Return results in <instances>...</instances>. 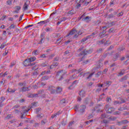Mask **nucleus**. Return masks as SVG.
Wrapping results in <instances>:
<instances>
[{"mask_svg": "<svg viewBox=\"0 0 129 129\" xmlns=\"http://www.w3.org/2000/svg\"><path fill=\"white\" fill-rule=\"evenodd\" d=\"M60 114H61V112H60V111H58L54 113L52 115H51V118H54V117H56L57 115H60Z\"/></svg>", "mask_w": 129, "mask_h": 129, "instance_id": "nucleus-21", "label": "nucleus"}, {"mask_svg": "<svg viewBox=\"0 0 129 129\" xmlns=\"http://www.w3.org/2000/svg\"><path fill=\"white\" fill-rule=\"evenodd\" d=\"M86 109V106L84 105H82L80 106V112L81 113L85 112V109Z\"/></svg>", "mask_w": 129, "mask_h": 129, "instance_id": "nucleus-9", "label": "nucleus"}, {"mask_svg": "<svg viewBox=\"0 0 129 129\" xmlns=\"http://www.w3.org/2000/svg\"><path fill=\"white\" fill-rule=\"evenodd\" d=\"M36 64L35 62L31 63V61H30V59H27L24 61H23V65L24 66L27 67V66H34Z\"/></svg>", "mask_w": 129, "mask_h": 129, "instance_id": "nucleus-3", "label": "nucleus"}, {"mask_svg": "<svg viewBox=\"0 0 129 129\" xmlns=\"http://www.w3.org/2000/svg\"><path fill=\"white\" fill-rule=\"evenodd\" d=\"M77 83H78V81L77 80H75L74 81L72 84H73V85H76L77 84Z\"/></svg>", "mask_w": 129, "mask_h": 129, "instance_id": "nucleus-47", "label": "nucleus"}, {"mask_svg": "<svg viewBox=\"0 0 129 129\" xmlns=\"http://www.w3.org/2000/svg\"><path fill=\"white\" fill-rule=\"evenodd\" d=\"M14 9H15V11H13V13L16 14H19L20 13V10H21V6H16Z\"/></svg>", "mask_w": 129, "mask_h": 129, "instance_id": "nucleus-13", "label": "nucleus"}, {"mask_svg": "<svg viewBox=\"0 0 129 129\" xmlns=\"http://www.w3.org/2000/svg\"><path fill=\"white\" fill-rule=\"evenodd\" d=\"M75 87V85H73V84H72V85L68 87V89L71 90L73 89Z\"/></svg>", "mask_w": 129, "mask_h": 129, "instance_id": "nucleus-36", "label": "nucleus"}, {"mask_svg": "<svg viewBox=\"0 0 129 129\" xmlns=\"http://www.w3.org/2000/svg\"><path fill=\"white\" fill-rule=\"evenodd\" d=\"M16 28V25L15 24H12L10 27H9V29L12 30V29H15Z\"/></svg>", "mask_w": 129, "mask_h": 129, "instance_id": "nucleus-32", "label": "nucleus"}, {"mask_svg": "<svg viewBox=\"0 0 129 129\" xmlns=\"http://www.w3.org/2000/svg\"><path fill=\"white\" fill-rule=\"evenodd\" d=\"M93 74H94V72L91 73V74H89V73H86L83 75V76L84 77H86V79H89L90 78H91L92 76H93Z\"/></svg>", "mask_w": 129, "mask_h": 129, "instance_id": "nucleus-6", "label": "nucleus"}, {"mask_svg": "<svg viewBox=\"0 0 129 129\" xmlns=\"http://www.w3.org/2000/svg\"><path fill=\"white\" fill-rule=\"evenodd\" d=\"M14 110L16 113H19V112H21V108H20L19 110L18 109H15Z\"/></svg>", "mask_w": 129, "mask_h": 129, "instance_id": "nucleus-42", "label": "nucleus"}, {"mask_svg": "<svg viewBox=\"0 0 129 129\" xmlns=\"http://www.w3.org/2000/svg\"><path fill=\"white\" fill-rule=\"evenodd\" d=\"M44 38H42L40 40V41L39 42V44H42V43H44Z\"/></svg>", "mask_w": 129, "mask_h": 129, "instance_id": "nucleus-60", "label": "nucleus"}, {"mask_svg": "<svg viewBox=\"0 0 129 129\" xmlns=\"http://www.w3.org/2000/svg\"><path fill=\"white\" fill-rule=\"evenodd\" d=\"M77 5H76V8L77 9H79L81 7V4H82L81 3V0H77L76 2Z\"/></svg>", "mask_w": 129, "mask_h": 129, "instance_id": "nucleus-16", "label": "nucleus"}, {"mask_svg": "<svg viewBox=\"0 0 129 129\" xmlns=\"http://www.w3.org/2000/svg\"><path fill=\"white\" fill-rule=\"evenodd\" d=\"M16 90H17L16 89H12L11 88H9L7 90V91L9 93H14V92H15L16 91Z\"/></svg>", "mask_w": 129, "mask_h": 129, "instance_id": "nucleus-20", "label": "nucleus"}, {"mask_svg": "<svg viewBox=\"0 0 129 129\" xmlns=\"http://www.w3.org/2000/svg\"><path fill=\"white\" fill-rule=\"evenodd\" d=\"M82 21H84V22H86V23H89V22H90L91 21V17L89 16H87L85 18H84Z\"/></svg>", "mask_w": 129, "mask_h": 129, "instance_id": "nucleus-12", "label": "nucleus"}, {"mask_svg": "<svg viewBox=\"0 0 129 129\" xmlns=\"http://www.w3.org/2000/svg\"><path fill=\"white\" fill-rule=\"evenodd\" d=\"M101 75V72H99L97 74H95V77L97 78H98Z\"/></svg>", "mask_w": 129, "mask_h": 129, "instance_id": "nucleus-37", "label": "nucleus"}, {"mask_svg": "<svg viewBox=\"0 0 129 129\" xmlns=\"http://www.w3.org/2000/svg\"><path fill=\"white\" fill-rule=\"evenodd\" d=\"M123 15V12H121L120 13L117 15V17H121Z\"/></svg>", "mask_w": 129, "mask_h": 129, "instance_id": "nucleus-48", "label": "nucleus"}, {"mask_svg": "<svg viewBox=\"0 0 129 129\" xmlns=\"http://www.w3.org/2000/svg\"><path fill=\"white\" fill-rule=\"evenodd\" d=\"M31 89H30V87H23L20 89L21 91L22 92H26V91H30Z\"/></svg>", "mask_w": 129, "mask_h": 129, "instance_id": "nucleus-11", "label": "nucleus"}, {"mask_svg": "<svg viewBox=\"0 0 129 129\" xmlns=\"http://www.w3.org/2000/svg\"><path fill=\"white\" fill-rule=\"evenodd\" d=\"M128 121L127 120H122V123H128Z\"/></svg>", "mask_w": 129, "mask_h": 129, "instance_id": "nucleus-62", "label": "nucleus"}, {"mask_svg": "<svg viewBox=\"0 0 129 129\" xmlns=\"http://www.w3.org/2000/svg\"><path fill=\"white\" fill-rule=\"evenodd\" d=\"M110 6L111 7H113L114 6V2L113 1L110 3Z\"/></svg>", "mask_w": 129, "mask_h": 129, "instance_id": "nucleus-63", "label": "nucleus"}, {"mask_svg": "<svg viewBox=\"0 0 129 129\" xmlns=\"http://www.w3.org/2000/svg\"><path fill=\"white\" fill-rule=\"evenodd\" d=\"M101 23V21L100 20H98V21H95L94 22V24L95 26H98V25H99Z\"/></svg>", "mask_w": 129, "mask_h": 129, "instance_id": "nucleus-28", "label": "nucleus"}, {"mask_svg": "<svg viewBox=\"0 0 129 129\" xmlns=\"http://www.w3.org/2000/svg\"><path fill=\"white\" fill-rule=\"evenodd\" d=\"M72 35H74V38H77L79 36L82 35V32L81 31H79L77 33V30L75 29H73L70 33L67 35V37H69V36H72Z\"/></svg>", "mask_w": 129, "mask_h": 129, "instance_id": "nucleus-1", "label": "nucleus"}, {"mask_svg": "<svg viewBox=\"0 0 129 129\" xmlns=\"http://www.w3.org/2000/svg\"><path fill=\"white\" fill-rule=\"evenodd\" d=\"M40 58H47V56H46V54L45 53L40 54Z\"/></svg>", "mask_w": 129, "mask_h": 129, "instance_id": "nucleus-38", "label": "nucleus"}, {"mask_svg": "<svg viewBox=\"0 0 129 129\" xmlns=\"http://www.w3.org/2000/svg\"><path fill=\"white\" fill-rule=\"evenodd\" d=\"M122 103H125V100L123 99H121V101H120V104H121Z\"/></svg>", "mask_w": 129, "mask_h": 129, "instance_id": "nucleus-55", "label": "nucleus"}, {"mask_svg": "<svg viewBox=\"0 0 129 129\" xmlns=\"http://www.w3.org/2000/svg\"><path fill=\"white\" fill-rule=\"evenodd\" d=\"M59 75H61L60 78H59L58 81H61V80L63 79V76L64 74H63V70H60L58 71L57 74H56V76H59Z\"/></svg>", "mask_w": 129, "mask_h": 129, "instance_id": "nucleus-8", "label": "nucleus"}, {"mask_svg": "<svg viewBox=\"0 0 129 129\" xmlns=\"http://www.w3.org/2000/svg\"><path fill=\"white\" fill-rule=\"evenodd\" d=\"M87 40H88V39H87V38L86 37H85L83 39H82L81 42L83 43V42H86V41H87Z\"/></svg>", "mask_w": 129, "mask_h": 129, "instance_id": "nucleus-59", "label": "nucleus"}, {"mask_svg": "<svg viewBox=\"0 0 129 129\" xmlns=\"http://www.w3.org/2000/svg\"><path fill=\"white\" fill-rule=\"evenodd\" d=\"M37 117H39V118H42L44 117V114H38L37 115Z\"/></svg>", "mask_w": 129, "mask_h": 129, "instance_id": "nucleus-49", "label": "nucleus"}, {"mask_svg": "<svg viewBox=\"0 0 129 129\" xmlns=\"http://www.w3.org/2000/svg\"><path fill=\"white\" fill-rule=\"evenodd\" d=\"M97 52L98 53H101V52H102V49L101 48H98L97 50Z\"/></svg>", "mask_w": 129, "mask_h": 129, "instance_id": "nucleus-61", "label": "nucleus"}, {"mask_svg": "<svg viewBox=\"0 0 129 129\" xmlns=\"http://www.w3.org/2000/svg\"><path fill=\"white\" fill-rule=\"evenodd\" d=\"M108 55H109V53H104L103 54V58H106V57H107V56H108Z\"/></svg>", "mask_w": 129, "mask_h": 129, "instance_id": "nucleus-40", "label": "nucleus"}, {"mask_svg": "<svg viewBox=\"0 0 129 129\" xmlns=\"http://www.w3.org/2000/svg\"><path fill=\"white\" fill-rule=\"evenodd\" d=\"M44 93V90H40L38 91L37 94H43Z\"/></svg>", "mask_w": 129, "mask_h": 129, "instance_id": "nucleus-46", "label": "nucleus"}, {"mask_svg": "<svg viewBox=\"0 0 129 129\" xmlns=\"http://www.w3.org/2000/svg\"><path fill=\"white\" fill-rule=\"evenodd\" d=\"M48 90H49L51 94H55L56 93V91L55 90V87L53 86H49L48 87Z\"/></svg>", "mask_w": 129, "mask_h": 129, "instance_id": "nucleus-7", "label": "nucleus"}, {"mask_svg": "<svg viewBox=\"0 0 129 129\" xmlns=\"http://www.w3.org/2000/svg\"><path fill=\"white\" fill-rule=\"evenodd\" d=\"M59 65V63L58 62H54L52 63L51 65L50 66V69H53V68H56L57 66Z\"/></svg>", "mask_w": 129, "mask_h": 129, "instance_id": "nucleus-14", "label": "nucleus"}, {"mask_svg": "<svg viewBox=\"0 0 129 129\" xmlns=\"http://www.w3.org/2000/svg\"><path fill=\"white\" fill-rule=\"evenodd\" d=\"M112 83V81H106L104 82V84L106 85V86H107V87H109V86L111 85Z\"/></svg>", "mask_w": 129, "mask_h": 129, "instance_id": "nucleus-18", "label": "nucleus"}, {"mask_svg": "<svg viewBox=\"0 0 129 129\" xmlns=\"http://www.w3.org/2000/svg\"><path fill=\"white\" fill-rule=\"evenodd\" d=\"M82 71V70H79V71H77L76 70H73L72 71V72H75V73H79L80 72H81Z\"/></svg>", "mask_w": 129, "mask_h": 129, "instance_id": "nucleus-34", "label": "nucleus"}, {"mask_svg": "<svg viewBox=\"0 0 129 129\" xmlns=\"http://www.w3.org/2000/svg\"><path fill=\"white\" fill-rule=\"evenodd\" d=\"M29 6H30V1H29V0H27L26 2L24 3L22 8L23 12H25L28 10Z\"/></svg>", "mask_w": 129, "mask_h": 129, "instance_id": "nucleus-5", "label": "nucleus"}, {"mask_svg": "<svg viewBox=\"0 0 129 129\" xmlns=\"http://www.w3.org/2000/svg\"><path fill=\"white\" fill-rule=\"evenodd\" d=\"M55 56V55L54 54H49L48 57V58H49L50 59H51V58H53V57H54Z\"/></svg>", "mask_w": 129, "mask_h": 129, "instance_id": "nucleus-58", "label": "nucleus"}, {"mask_svg": "<svg viewBox=\"0 0 129 129\" xmlns=\"http://www.w3.org/2000/svg\"><path fill=\"white\" fill-rule=\"evenodd\" d=\"M79 108V105H77L75 107V110L77 111L78 110V109Z\"/></svg>", "mask_w": 129, "mask_h": 129, "instance_id": "nucleus-51", "label": "nucleus"}, {"mask_svg": "<svg viewBox=\"0 0 129 129\" xmlns=\"http://www.w3.org/2000/svg\"><path fill=\"white\" fill-rule=\"evenodd\" d=\"M47 122H48V120L46 118L43 119L41 120L42 125H45V124H46V123H47Z\"/></svg>", "mask_w": 129, "mask_h": 129, "instance_id": "nucleus-22", "label": "nucleus"}, {"mask_svg": "<svg viewBox=\"0 0 129 129\" xmlns=\"http://www.w3.org/2000/svg\"><path fill=\"white\" fill-rule=\"evenodd\" d=\"M81 97H84L86 96V92L84 90H82L79 93Z\"/></svg>", "mask_w": 129, "mask_h": 129, "instance_id": "nucleus-17", "label": "nucleus"}, {"mask_svg": "<svg viewBox=\"0 0 129 129\" xmlns=\"http://www.w3.org/2000/svg\"><path fill=\"white\" fill-rule=\"evenodd\" d=\"M106 101H107V102H108L109 103H110V102H111V98H110L109 97H107L106 98Z\"/></svg>", "mask_w": 129, "mask_h": 129, "instance_id": "nucleus-43", "label": "nucleus"}, {"mask_svg": "<svg viewBox=\"0 0 129 129\" xmlns=\"http://www.w3.org/2000/svg\"><path fill=\"white\" fill-rule=\"evenodd\" d=\"M31 109V108L28 109V110H27V107H25V106H22L20 107V112H21V114H26L27 113V112H29V111H30V110Z\"/></svg>", "mask_w": 129, "mask_h": 129, "instance_id": "nucleus-4", "label": "nucleus"}, {"mask_svg": "<svg viewBox=\"0 0 129 129\" xmlns=\"http://www.w3.org/2000/svg\"><path fill=\"white\" fill-rule=\"evenodd\" d=\"M48 66V63L47 62H42L41 64H40V66L41 67H46V66Z\"/></svg>", "mask_w": 129, "mask_h": 129, "instance_id": "nucleus-29", "label": "nucleus"}, {"mask_svg": "<svg viewBox=\"0 0 129 129\" xmlns=\"http://www.w3.org/2000/svg\"><path fill=\"white\" fill-rule=\"evenodd\" d=\"M107 122H108V121H107V120H106V119H103V120L101 121V123H107Z\"/></svg>", "mask_w": 129, "mask_h": 129, "instance_id": "nucleus-54", "label": "nucleus"}, {"mask_svg": "<svg viewBox=\"0 0 129 129\" xmlns=\"http://www.w3.org/2000/svg\"><path fill=\"white\" fill-rule=\"evenodd\" d=\"M50 22L49 19H47L45 21H40V22L38 23V25H40V26H43V25H45V24H47Z\"/></svg>", "mask_w": 129, "mask_h": 129, "instance_id": "nucleus-10", "label": "nucleus"}, {"mask_svg": "<svg viewBox=\"0 0 129 129\" xmlns=\"http://www.w3.org/2000/svg\"><path fill=\"white\" fill-rule=\"evenodd\" d=\"M113 102L114 105H117V104H120V101H114Z\"/></svg>", "mask_w": 129, "mask_h": 129, "instance_id": "nucleus-31", "label": "nucleus"}, {"mask_svg": "<svg viewBox=\"0 0 129 129\" xmlns=\"http://www.w3.org/2000/svg\"><path fill=\"white\" fill-rule=\"evenodd\" d=\"M124 74V73L122 71H121L120 73H118V76H122Z\"/></svg>", "mask_w": 129, "mask_h": 129, "instance_id": "nucleus-45", "label": "nucleus"}, {"mask_svg": "<svg viewBox=\"0 0 129 129\" xmlns=\"http://www.w3.org/2000/svg\"><path fill=\"white\" fill-rule=\"evenodd\" d=\"M114 25H115V22H111L107 23V25L108 26V28H110L111 27H112V26H114Z\"/></svg>", "mask_w": 129, "mask_h": 129, "instance_id": "nucleus-19", "label": "nucleus"}, {"mask_svg": "<svg viewBox=\"0 0 129 129\" xmlns=\"http://www.w3.org/2000/svg\"><path fill=\"white\" fill-rule=\"evenodd\" d=\"M11 118H13V114H9L6 117V119H11Z\"/></svg>", "mask_w": 129, "mask_h": 129, "instance_id": "nucleus-26", "label": "nucleus"}, {"mask_svg": "<svg viewBox=\"0 0 129 129\" xmlns=\"http://www.w3.org/2000/svg\"><path fill=\"white\" fill-rule=\"evenodd\" d=\"M66 20H67V18L66 17H62L60 19L61 22H64Z\"/></svg>", "mask_w": 129, "mask_h": 129, "instance_id": "nucleus-53", "label": "nucleus"}, {"mask_svg": "<svg viewBox=\"0 0 129 129\" xmlns=\"http://www.w3.org/2000/svg\"><path fill=\"white\" fill-rule=\"evenodd\" d=\"M18 85L21 87L25 86V85H26V82H24V83L20 82L18 84Z\"/></svg>", "mask_w": 129, "mask_h": 129, "instance_id": "nucleus-33", "label": "nucleus"}, {"mask_svg": "<svg viewBox=\"0 0 129 129\" xmlns=\"http://www.w3.org/2000/svg\"><path fill=\"white\" fill-rule=\"evenodd\" d=\"M71 79H77V77L75 76V75H73L72 77L70 78Z\"/></svg>", "mask_w": 129, "mask_h": 129, "instance_id": "nucleus-50", "label": "nucleus"}, {"mask_svg": "<svg viewBox=\"0 0 129 129\" xmlns=\"http://www.w3.org/2000/svg\"><path fill=\"white\" fill-rule=\"evenodd\" d=\"M45 31L46 32H50V31H52V28L47 27L45 29Z\"/></svg>", "mask_w": 129, "mask_h": 129, "instance_id": "nucleus-44", "label": "nucleus"}, {"mask_svg": "<svg viewBox=\"0 0 129 129\" xmlns=\"http://www.w3.org/2000/svg\"><path fill=\"white\" fill-rule=\"evenodd\" d=\"M106 117H107V116H106V114L105 113L102 114L101 115V118H102V119H103L104 118H106Z\"/></svg>", "mask_w": 129, "mask_h": 129, "instance_id": "nucleus-30", "label": "nucleus"}, {"mask_svg": "<svg viewBox=\"0 0 129 129\" xmlns=\"http://www.w3.org/2000/svg\"><path fill=\"white\" fill-rule=\"evenodd\" d=\"M125 108L124 107H120L118 109V110H119L120 111H122L123 110H125Z\"/></svg>", "mask_w": 129, "mask_h": 129, "instance_id": "nucleus-56", "label": "nucleus"}, {"mask_svg": "<svg viewBox=\"0 0 129 129\" xmlns=\"http://www.w3.org/2000/svg\"><path fill=\"white\" fill-rule=\"evenodd\" d=\"M60 92H62V88L57 87L56 88V93H60Z\"/></svg>", "mask_w": 129, "mask_h": 129, "instance_id": "nucleus-23", "label": "nucleus"}, {"mask_svg": "<svg viewBox=\"0 0 129 129\" xmlns=\"http://www.w3.org/2000/svg\"><path fill=\"white\" fill-rule=\"evenodd\" d=\"M9 73L7 72H6L4 74L2 75V77H6V75H8Z\"/></svg>", "mask_w": 129, "mask_h": 129, "instance_id": "nucleus-57", "label": "nucleus"}, {"mask_svg": "<svg viewBox=\"0 0 129 129\" xmlns=\"http://www.w3.org/2000/svg\"><path fill=\"white\" fill-rule=\"evenodd\" d=\"M114 111V107H110L107 110H106V112L107 113H112Z\"/></svg>", "mask_w": 129, "mask_h": 129, "instance_id": "nucleus-15", "label": "nucleus"}, {"mask_svg": "<svg viewBox=\"0 0 129 129\" xmlns=\"http://www.w3.org/2000/svg\"><path fill=\"white\" fill-rule=\"evenodd\" d=\"M84 48V47H80L78 50V52H82V50H83V49Z\"/></svg>", "mask_w": 129, "mask_h": 129, "instance_id": "nucleus-52", "label": "nucleus"}, {"mask_svg": "<svg viewBox=\"0 0 129 129\" xmlns=\"http://www.w3.org/2000/svg\"><path fill=\"white\" fill-rule=\"evenodd\" d=\"M74 13H75V11H74V10H72L71 11H70L68 14V15H70V16H73V15H74Z\"/></svg>", "mask_w": 129, "mask_h": 129, "instance_id": "nucleus-27", "label": "nucleus"}, {"mask_svg": "<svg viewBox=\"0 0 129 129\" xmlns=\"http://www.w3.org/2000/svg\"><path fill=\"white\" fill-rule=\"evenodd\" d=\"M109 19H112V18H115V16L113 14H111L108 15Z\"/></svg>", "mask_w": 129, "mask_h": 129, "instance_id": "nucleus-35", "label": "nucleus"}, {"mask_svg": "<svg viewBox=\"0 0 129 129\" xmlns=\"http://www.w3.org/2000/svg\"><path fill=\"white\" fill-rule=\"evenodd\" d=\"M28 60H29L30 62L32 63V62H34V61L36 60V57L34 56V57H30L28 58Z\"/></svg>", "mask_w": 129, "mask_h": 129, "instance_id": "nucleus-25", "label": "nucleus"}, {"mask_svg": "<svg viewBox=\"0 0 129 129\" xmlns=\"http://www.w3.org/2000/svg\"><path fill=\"white\" fill-rule=\"evenodd\" d=\"M89 4V2H87L86 0L85 1V3L83 4V6H88V4Z\"/></svg>", "mask_w": 129, "mask_h": 129, "instance_id": "nucleus-64", "label": "nucleus"}, {"mask_svg": "<svg viewBox=\"0 0 129 129\" xmlns=\"http://www.w3.org/2000/svg\"><path fill=\"white\" fill-rule=\"evenodd\" d=\"M35 110H36V113L38 114L39 113V111H41V110H42V109L41 108H38L36 109Z\"/></svg>", "mask_w": 129, "mask_h": 129, "instance_id": "nucleus-41", "label": "nucleus"}, {"mask_svg": "<svg viewBox=\"0 0 129 129\" xmlns=\"http://www.w3.org/2000/svg\"><path fill=\"white\" fill-rule=\"evenodd\" d=\"M104 42H105V39H103L101 40H99L97 41V44H98L99 45H101L102 44H103V43H104Z\"/></svg>", "mask_w": 129, "mask_h": 129, "instance_id": "nucleus-24", "label": "nucleus"}, {"mask_svg": "<svg viewBox=\"0 0 129 129\" xmlns=\"http://www.w3.org/2000/svg\"><path fill=\"white\" fill-rule=\"evenodd\" d=\"M66 102V100H65V99H63L61 100L60 101V103L61 104H64V103H65Z\"/></svg>", "mask_w": 129, "mask_h": 129, "instance_id": "nucleus-39", "label": "nucleus"}, {"mask_svg": "<svg viewBox=\"0 0 129 129\" xmlns=\"http://www.w3.org/2000/svg\"><path fill=\"white\" fill-rule=\"evenodd\" d=\"M93 52V49H90L88 50H87L86 49H84L83 50L82 52L80 53L79 54V56L80 57V56H84V57H82V59L84 58V56H86V55H87V54H91Z\"/></svg>", "mask_w": 129, "mask_h": 129, "instance_id": "nucleus-2", "label": "nucleus"}]
</instances>
